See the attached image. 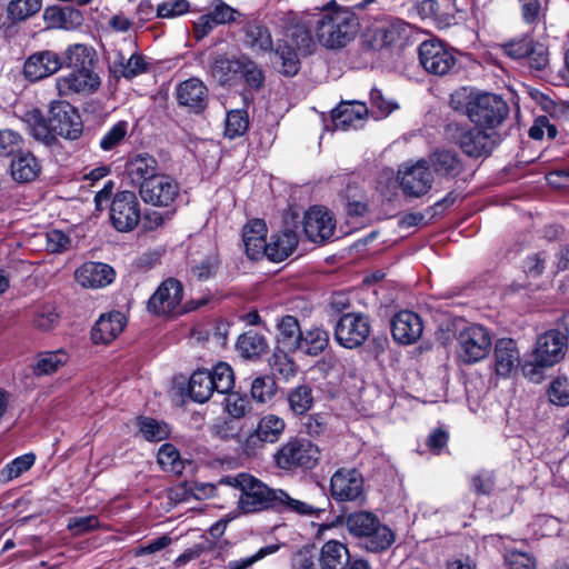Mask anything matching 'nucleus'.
Here are the masks:
<instances>
[{
	"label": "nucleus",
	"mask_w": 569,
	"mask_h": 569,
	"mask_svg": "<svg viewBox=\"0 0 569 569\" xmlns=\"http://www.w3.org/2000/svg\"><path fill=\"white\" fill-rule=\"evenodd\" d=\"M31 136L46 147L60 144L59 137L68 141L79 140L83 133V122L78 109L66 100L50 103L48 117L34 109L28 114Z\"/></svg>",
	"instance_id": "nucleus-1"
},
{
	"label": "nucleus",
	"mask_w": 569,
	"mask_h": 569,
	"mask_svg": "<svg viewBox=\"0 0 569 569\" xmlns=\"http://www.w3.org/2000/svg\"><path fill=\"white\" fill-rule=\"evenodd\" d=\"M360 29V18L350 7L331 0L321 7L316 21V34L321 44L340 49L355 39Z\"/></svg>",
	"instance_id": "nucleus-2"
},
{
	"label": "nucleus",
	"mask_w": 569,
	"mask_h": 569,
	"mask_svg": "<svg viewBox=\"0 0 569 569\" xmlns=\"http://www.w3.org/2000/svg\"><path fill=\"white\" fill-rule=\"evenodd\" d=\"M415 42V29L405 20L389 16L378 21L363 36V48L399 54Z\"/></svg>",
	"instance_id": "nucleus-3"
},
{
	"label": "nucleus",
	"mask_w": 569,
	"mask_h": 569,
	"mask_svg": "<svg viewBox=\"0 0 569 569\" xmlns=\"http://www.w3.org/2000/svg\"><path fill=\"white\" fill-rule=\"evenodd\" d=\"M567 343L557 330H548L538 337L530 359L521 367L523 376L532 382L543 379V370L558 363L566 353Z\"/></svg>",
	"instance_id": "nucleus-4"
},
{
	"label": "nucleus",
	"mask_w": 569,
	"mask_h": 569,
	"mask_svg": "<svg viewBox=\"0 0 569 569\" xmlns=\"http://www.w3.org/2000/svg\"><path fill=\"white\" fill-rule=\"evenodd\" d=\"M469 120L488 130H495L508 118L510 108L500 96L489 92L471 96L466 104Z\"/></svg>",
	"instance_id": "nucleus-5"
},
{
	"label": "nucleus",
	"mask_w": 569,
	"mask_h": 569,
	"mask_svg": "<svg viewBox=\"0 0 569 569\" xmlns=\"http://www.w3.org/2000/svg\"><path fill=\"white\" fill-rule=\"evenodd\" d=\"M320 449L305 438H291L273 455L276 466L284 471L310 470L320 460Z\"/></svg>",
	"instance_id": "nucleus-6"
},
{
	"label": "nucleus",
	"mask_w": 569,
	"mask_h": 569,
	"mask_svg": "<svg viewBox=\"0 0 569 569\" xmlns=\"http://www.w3.org/2000/svg\"><path fill=\"white\" fill-rule=\"evenodd\" d=\"M417 50L419 63L427 73L443 77L457 68V51L438 38L422 41Z\"/></svg>",
	"instance_id": "nucleus-7"
},
{
	"label": "nucleus",
	"mask_w": 569,
	"mask_h": 569,
	"mask_svg": "<svg viewBox=\"0 0 569 569\" xmlns=\"http://www.w3.org/2000/svg\"><path fill=\"white\" fill-rule=\"evenodd\" d=\"M453 142L468 157L473 159L489 157L500 143V136L496 132H488L478 126H457L452 136Z\"/></svg>",
	"instance_id": "nucleus-8"
},
{
	"label": "nucleus",
	"mask_w": 569,
	"mask_h": 569,
	"mask_svg": "<svg viewBox=\"0 0 569 569\" xmlns=\"http://www.w3.org/2000/svg\"><path fill=\"white\" fill-rule=\"evenodd\" d=\"M109 222L119 232L134 230L142 219L141 203L134 191H117L108 207Z\"/></svg>",
	"instance_id": "nucleus-9"
},
{
	"label": "nucleus",
	"mask_w": 569,
	"mask_h": 569,
	"mask_svg": "<svg viewBox=\"0 0 569 569\" xmlns=\"http://www.w3.org/2000/svg\"><path fill=\"white\" fill-rule=\"evenodd\" d=\"M233 481L234 486L241 490L238 503L242 512L253 513L272 509L276 489L246 473L239 475Z\"/></svg>",
	"instance_id": "nucleus-10"
},
{
	"label": "nucleus",
	"mask_w": 569,
	"mask_h": 569,
	"mask_svg": "<svg viewBox=\"0 0 569 569\" xmlns=\"http://www.w3.org/2000/svg\"><path fill=\"white\" fill-rule=\"evenodd\" d=\"M283 229L279 234H273L271 241L267 242L266 257L272 262L286 260L299 243L298 230L300 229V214L297 211L288 210L283 213Z\"/></svg>",
	"instance_id": "nucleus-11"
},
{
	"label": "nucleus",
	"mask_w": 569,
	"mask_h": 569,
	"mask_svg": "<svg viewBox=\"0 0 569 569\" xmlns=\"http://www.w3.org/2000/svg\"><path fill=\"white\" fill-rule=\"evenodd\" d=\"M458 356L465 363H475L486 358L491 349V336L481 325H470L457 336Z\"/></svg>",
	"instance_id": "nucleus-12"
},
{
	"label": "nucleus",
	"mask_w": 569,
	"mask_h": 569,
	"mask_svg": "<svg viewBox=\"0 0 569 569\" xmlns=\"http://www.w3.org/2000/svg\"><path fill=\"white\" fill-rule=\"evenodd\" d=\"M371 325L363 313L349 312L342 315L335 326V340L343 348L355 349L362 346L369 338Z\"/></svg>",
	"instance_id": "nucleus-13"
},
{
	"label": "nucleus",
	"mask_w": 569,
	"mask_h": 569,
	"mask_svg": "<svg viewBox=\"0 0 569 569\" xmlns=\"http://www.w3.org/2000/svg\"><path fill=\"white\" fill-rule=\"evenodd\" d=\"M181 186L170 174L159 172L153 179L141 186V199L153 207L171 208L180 196Z\"/></svg>",
	"instance_id": "nucleus-14"
},
{
	"label": "nucleus",
	"mask_w": 569,
	"mask_h": 569,
	"mask_svg": "<svg viewBox=\"0 0 569 569\" xmlns=\"http://www.w3.org/2000/svg\"><path fill=\"white\" fill-rule=\"evenodd\" d=\"M300 228L306 238L315 243H326L333 237L336 219L332 212L322 206H312L300 219Z\"/></svg>",
	"instance_id": "nucleus-15"
},
{
	"label": "nucleus",
	"mask_w": 569,
	"mask_h": 569,
	"mask_svg": "<svg viewBox=\"0 0 569 569\" xmlns=\"http://www.w3.org/2000/svg\"><path fill=\"white\" fill-rule=\"evenodd\" d=\"M174 93L178 106L191 114L201 116L208 109L210 91L200 78L190 77L179 82Z\"/></svg>",
	"instance_id": "nucleus-16"
},
{
	"label": "nucleus",
	"mask_w": 569,
	"mask_h": 569,
	"mask_svg": "<svg viewBox=\"0 0 569 569\" xmlns=\"http://www.w3.org/2000/svg\"><path fill=\"white\" fill-rule=\"evenodd\" d=\"M239 16H241V13L223 0H213L211 10L193 21V38L197 41H201L218 26L230 24L234 22Z\"/></svg>",
	"instance_id": "nucleus-17"
},
{
	"label": "nucleus",
	"mask_w": 569,
	"mask_h": 569,
	"mask_svg": "<svg viewBox=\"0 0 569 569\" xmlns=\"http://www.w3.org/2000/svg\"><path fill=\"white\" fill-rule=\"evenodd\" d=\"M427 161L429 168L436 177L443 180L462 179L467 181L468 178L463 177L466 172V163L459 153L451 149L437 148L433 150Z\"/></svg>",
	"instance_id": "nucleus-18"
},
{
	"label": "nucleus",
	"mask_w": 569,
	"mask_h": 569,
	"mask_svg": "<svg viewBox=\"0 0 569 569\" xmlns=\"http://www.w3.org/2000/svg\"><path fill=\"white\" fill-rule=\"evenodd\" d=\"M240 67V56L230 57L227 52L217 51L208 58L207 74L219 87L230 88L239 80Z\"/></svg>",
	"instance_id": "nucleus-19"
},
{
	"label": "nucleus",
	"mask_w": 569,
	"mask_h": 569,
	"mask_svg": "<svg viewBox=\"0 0 569 569\" xmlns=\"http://www.w3.org/2000/svg\"><path fill=\"white\" fill-rule=\"evenodd\" d=\"M331 496L337 501H356L363 493L362 475L355 468L337 470L330 480Z\"/></svg>",
	"instance_id": "nucleus-20"
},
{
	"label": "nucleus",
	"mask_w": 569,
	"mask_h": 569,
	"mask_svg": "<svg viewBox=\"0 0 569 569\" xmlns=\"http://www.w3.org/2000/svg\"><path fill=\"white\" fill-rule=\"evenodd\" d=\"M61 69L60 53L49 49L31 53L23 63L24 78L30 82L48 78Z\"/></svg>",
	"instance_id": "nucleus-21"
},
{
	"label": "nucleus",
	"mask_w": 569,
	"mask_h": 569,
	"mask_svg": "<svg viewBox=\"0 0 569 569\" xmlns=\"http://www.w3.org/2000/svg\"><path fill=\"white\" fill-rule=\"evenodd\" d=\"M433 183V176L426 159L418 160L407 168L400 178L403 194L420 198L429 192Z\"/></svg>",
	"instance_id": "nucleus-22"
},
{
	"label": "nucleus",
	"mask_w": 569,
	"mask_h": 569,
	"mask_svg": "<svg viewBox=\"0 0 569 569\" xmlns=\"http://www.w3.org/2000/svg\"><path fill=\"white\" fill-rule=\"evenodd\" d=\"M101 84L98 73L94 68H89L84 71L74 70L69 74L58 78L57 87L63 94L70 93H93Z\"/></svg>",
	"instance_id": "nucleus-23"
},
{
	"label": "nucleus",
	"mask_w": 569,
	"mask_h": 569,
	"mask_svg": "<svg viewBox=\"0 0 569 569\" xmlns=\"http://www.w3.org/2000/svg\"><path fill=\"white\" fill-rule=\"evenodd\" d=\"M423 325L421 318L408 310L398 312L391 321L393 339L401 345H412L422 335Z\"/></svg>",
	"instance_id": "nucleus-24"
},
{
	"label": "nucleus",
	"mask_w": 569,
	"mask_h": 569,
	"mask_svg": "<svg viewBox=\"0 0 569 569\" xmlns=\"http://www.w3.org/2000/svg\"><path fill=\"white\" fill-rule=\"evenodd\" d=\"M126 172L132 184L140 190L144 182L153 179L159 173V163L148 152L137 153L129 157L126 163Z\"/></svg>",
	"instance_id": "nucleus-25"
},
{
	"label": "nucleus",
	"mask_w": 569,
	"mask_h": 569,
	"mask_svg": "<svg viewBox=\"0 0 569 569\" xmlns=\"http://www.w3.org/2000/svg\"><path fill=\"white\" fill-rule=\"evenodd\" d=\"M268 228L262 219H252L248 221L242 229V242L247 257L250 260L263 258L267 246Z\"/></svg>",
	"instance_id": "nucleus-26"
},
{
	"label": "nucleus",
	"mask_w": 569,
	"mask_h": 569,
	"mask_svg": "<svg viewBox=\"0 0 569 569\" xmlns=\"http://www.w3.org/2000/svg\"><path fill=\"white\" fill-rule=\"evenodd\" d=\"M127 318L120 311L102 315L91 329V340L96 345H108L126 328Z\"/></svg>",
	"instance_id": "nucleus-27"
},
{
	"label": "nucleus",
	"mask_w": 569,
	"mask_h": 569,
	"mask_svg": "<svg viewBox=\"0 0 569 569\" xmlns=\"http://www.w3.org/2000/svg\"><path fill=\"white\" fill-rule=\"evenodd\" d=\"M415 8L422 20L432 21L438 29L455 26L451 0H420Z\"/></svg>",
	"instance_id": "nucleus-28"
},
{
	"label": "nucleus",
	"mask_w": 569,
	"mask_h": 569,
	"mask_svg": "<svg viewBox=\"0 0 569 569\" xmlns=\"http://www.w3.org/2000/svg\"><path fill=\"white\" fill-rule=\"evenodd\" d=\"M493 358L496 372L501 377H510L520 366V352L512 339H499L495 346Z\"/></svg>",
	"instance_id": "nucleus-29"
},
{
	"label": "nucleus",
	"mask_w": 569,
	"mask_h": 569,
	"mask_svg": "<svg viewBox=\"0 0 569 569\" xmlns=\"http://www.w3.org/2000/svg\"><path fill=\"white\" fill-rule=\"evenodd\" d=\"M62 68L74 70H87L96 68L98 63L97 51L88 44L73 43L69 44L66 50L60 53Z\"/></svg>",
	"instance_id": "nucleus-30"
},
{
	"label": "nucleus",
	"mask_w": 569,
	"mask_h": 569,
	"mask_svg": "<svg viewBox=\"0 0 569 569\" xmlns=\"http://www.w3.org/2000/svg\"><path fill=\"white\" fill-rule=\"evenodd\" d=\"M79 284H111L116 279V270L108 263L86 261L74 272Z\"/></svg>",
	"instance_id": "nucleus-31"
},
{
	"label": "nucleus",
	"mask_w": 569,
	"mask_h": 569,
	"mask_svg": "<svg viewBox=\"0 0 569 569\" xmlns=\"http://www.w3.org/2000/svg\"><path fill=\"white\" fill-rule=\"evenodd\" d=\"M282 40H288V43L303 56L311 54L316 49L311 28L302 20H289Z\"/></svg>",
	"instance_id": "nucleus-32"
},
{
	"label": "nucleus",
	"mask_w": 569,
	"mask_h": 569,
	"mask_svg": "<svg viewBox=\"0 0 569 569\" xmlns=\"http://www.w3.org/2000/svg\"><path fill=\"white\" fill-rule=\"evenodd\" d=\"M273 53V63L278 73L283 77L292 78L301 69L299 51H297L288 40L279 39L271 51Z\"/></svg>",
	"instance_id": "nucleus-33"
},
{
	"label": "nucleus",
	"mask_w": 569,
	"mask_h": 569,
	"mask_svg": "<svg viewBox=\"0 0 569 569\" xmlns=\"http://www.w3.org/2000/svg\"><path fill=\"white\" fill-rule=\"evenodd\" d=\"M12 179L18 183L34 181L40 172L41 164L31 151H21L16 154L10 163Z\"/></svg>",
	"instance_id": "nucleus-34"
},
{
	"label": "nucleus",
	"mask_w": 569,
	"mask_h": 569,
	"mask_svg": "<svg viewBox=\"0 0 569 569\" xmlns=\"http://www.w3.org/2000/svg\"><path fill=\"white\" fill-rule=\"evenodd\" d=\"M244 43L248 48L260 53H271L273 40L269 28L258 20L248 21L242 28Z\"/></svg>",
	"instance_id": "nucleus-35"
},
{
	"label": "nucleus",
	"mask_w": 569,
	"mask_h": 569,
	"mask_svg": "<svg viewBox=\"0 0 569 569\" xmlns=\"http://www.w3.org/2000/svg\"><path fill=\"white\" fill-rule=\"evenodd\" d=\"M368 108L363 102H341L331 111V120L336 129L348 130L355 122L365 119Z\"/></svg>",
	"instance_id": "nucleus-36"
},
{
	"label": "nucleus",
	"mask_w": 569,
	"mask_h": 569,
	"mask_svg": "<svg viewBox=\"0 0 569 569\" xmlns=\"http://www.w3.org/2000/svg\"><path fill=\"white\" fill-rule=\"evenodd\" d=\"M183 287H158L148 301V310L156 315L171 312L182 299Z\"/></svg>",
	"instance_id": "nucleus-37"
},
{
	"label": "nucleus",
	"mask_w": 569,
	"mask_h": 569,
	"mask_svg": "<svg viewBox=\"0 0 569 569\" xmlns=\"http://www.w3.org/2000/svg\"><path fill=\"white\" fill-rule=\"evenodd\" d=\"M68 361V353L63 349L42 351L36 356L32 373L37 377L49 376L57 372Z\"/></svg>",
	"instance_id": "nucleus-38"
},
{
	"label": "nucleus",
	"mask_w": 569,
	"mask_h": 569,
	"mask_svg": "<svg viewBox=\"0 0 569 569\" xmlns=\"http://www.w3.org/2000/svg\"><path fill=\"white\" fill-rule=\"evenodd\" d=\"M373 528L366 533L358 545L370 552H381L390 548L395 541L392 530L381 523L379 519L378 526H373Z\"/></svg>",
	"instance_id": "nucleus-39"
},
{
	"label": "nucleus",
	"mask_w": 569,
	"mask_h": 569,
	"mask_svg": "<svg viewBox=\"0 0 569 569\" xmlns=\"http://www.w3.org/2000/svg\"><path fill=\"white\" fill-rule=\"evenodd\" d=\"M349 559L347 547L337 540H329L321 548L320 563L322 569H345Z\"/></svg>",
	"instance_id": "nucleus-40"
},
{
	"label": "nucleus",
	"mask_w": 569,
	"mask_h": 569,
	"mask_svg": "<svg viewBox=\"0 0 569 569\" xmlns=\"http://www.w3.org/2000/svg\"><path fill=\"white\" fill-rule=\"evenodd\" d=\"M547 134L548 140L557 144L569 143V133L566 130L559 131L557 126L551 123L548 116H538L529 128L528 136L532 140H542Z\"/></svg>",
	"instance_id": "nucleus-41"
},
{
	"label": "nucleus",
	"mask_w": 569,
	"mask_h": 569,
	"mask_svg": "<svg viewBox=\"0 0 569 569\" xmlns=\"http://www.w3.org/2000/svg\"><path fill=\"white\" fill-rule=\"evenodd\" d=\"M329 345V333L321 328L315 327L302 331L296 350L299 349L309 356H318Z\"/></svg>",
	"instance_id": "nucleus-42"
},
{
	"label": "nucleus",
	"mask_w": 569,
	"mask_h": 569,
	"mask_svg": "<svg viewBox=\"0 0 569 569\" xmlns=\"http://www.w3.org/2000/svg\"><path fill=\"white\" fill-rule=\"evenodd\" d=\"M240 63L239 79H242L250 90H261L266 83V74L262 67L247 53L240 54Z\"/></svg>",
	"instance_id": "nucleus-43"
},
{
	"label": "nucleus",
	"mask_w": 569,
	"mask_h": 569,
	"mask_svg": "<svg viewBox=\"0 0 569 569\" xmlns=\"http://www.w3.org/2000/svg\"><path fill=\"white\" fill-rule=\"evenodd\" d=\"M286 423L282 418L276 415H267L258 423L254 435L249 437V441L258 439L263 442H277L283 433Z\"/></svg>",
	"instance_id": "nucleus-44"
},
{
	"label": "nucleus",
	"mask_w": 569,
	"mask_h": 569,
	"mask_svg": "<svg viewBox=\"0 0 569 569\" xmlns=\"http://www.w3.org/2000/svg\"><path fill=\"white\" fill-rule=\"evenodd\" d=\"M188 389L193 401L199 403L207 402L214 391V383H212V378H210V371L197 370L193 372L190 377Z\"/></svg>",
	"instance_id": "nucleus-45"
},
{
	"label": "nucleus",
	"mask_w": 569,
	"mask_h": 569,
	"mask_svg": "<svg viewBox=\"0 0 569 569\" xmlns=\"http://www.w3.org/2000/svg\"><path fill=\"white\" fill-rule=\"evenodd\" d=\"M250 126L248 110L244 108L229 110L224 119L223 136L229 140L243 137Z\"/></svg>",
	"instance_id": "nucleus-46"
},
{
	"label": "nucleus",
	"mask_w": 569,
	"mask_h": 569,
	"mask_svg": "<svg viewBox=\"0 0 569 569\" xmlns=\"http://www.w3.org/2000/svg\"><path fill=\"white\" fill-rule=\"evenodd\" d=\"M378 526V517L369 511H357L350 513L346 519V527L348 532L358 539V542L370 531Z\"/></svg>",
	"instance_id": "nucleus-47"
},
{
	"label": "nucleus",
	"mask_w": 569,
	"mask_h": 569,
	"mask_svg": "<svg viewBox=\"0 0 569 569\" xmlns=\"http://www.w3.org/2000/svg\"><path fill=\"white\" fill-rule=\"evenodd\" d=\"M274 502L272 509L281 512H295L300 516H311L316 512V509L299 499L291 497L287 491L282 489H276Z\"/></svg>",
	"instance_id": "nucleus-48"
},
{
	"label": "nucleus",
	"mask_w": 569,
	"mask_h": 569,
	"mask_svg": "<svg viewBox=\"0 0 569 569\" xmlns=\"http://www.w3.org/2000/svg\"><path fill=\"white\" fill-rule=\"evenodd\" d=\"M267 348L264 337L253 331L242 333L237 340V350L247 359L259 357Z\"/></svg>",
	"instance_id": "nucleus-49"
},
{
	"label": "nucleus",
	"mask_w": 569,
	"mask_h": 569,
	"mask_svg": "<svg viewBox=\"0 0 569 569\" xmlns=\"http://www.w3.org/2000/svg\"><path fill=\"white\" fill-rule=\"evenodd\" d=\"M523 66H527L530 70L542 71L549 64V49L546 44L539 42L531 37L528 46L527 56L521 60Z\"/></svg>",
	"instance_id": "nucleus-50"
},
{
	"label": "nucleus",
	"mask_w": 569,
	"mask_h": 569,
	"mask_svg": "<svg viewBox=\"0 0 569 569\" xmlns=\"http://www.w3.org/2000/svg\"><path fill=\"white\" fill-rule=\"evenodd\" d=\"M42 0H11L7 7L8 19L12 22L24 21L40 11Z\"/></svg>",
	"instance_id": "nucleus-51"
},
{
	"label": "nucleus",
	"mask_w": 569,
	"mask_h": 569,
	"mask_svg": "<svg viewBox=\"0 0 569 569\" xmlns=\"http://www.w3.org/2000/svg\"><path fill=\"white\" fill-rule=\"evenodd\" d=\"M290 410L296 415H305L313 405L312 389L308 385L293 388L288 395Z\"/></svg>",
	"instance_id": "nucleus-52"
},
{
	"label": "nucleus",
	"mask_w": 569,
	"mask_h": 569,
	"mask_svg": "<svg viewBox=\"0 0 569 569\" xmlns=\"http://www.w3.org/2000/svg\"><path fill=\"white\" fill-rule=\"evenodd\" d=\"M138 427L143 438L148 441H161L169 437L170 429L164 422L149 417H140L138 419Z\"/></svg>",
	"instance_id": "nucleus-53"
},
{
	"label": "nucleus",
	"mask_w": 569,
	"mask_h": 569,
	"mask_svg": "<svg viewBox=\"0 0 569 569\" xmlns=\"http://www.w3.org/2000/svg\"><path fill=\"white\" fill-rule=\"evenodd\" d=\"M269 366L273 376L284 380H289L297 371L295 361L282 350H276L271 355Z\"/></svg>",
	"instance_id": "nucleus-54"
},
{
	"label": "nucleus",
	"mask_w": 569,
	"mask_h": 569,
	"mask_svg": "<svg viewBox=\"0 0 569 569\" xmlns=\"http://www.w3.org/2000/svg\"><path fill=\"white\" fill-rule=\"evenodd\" d=\"M278 328L282 339L280 342L287 346L289 349L296 350L302 333L298 319L293 316H284L280 319Z\"/></svg>",
	"instance_id": "nucleus-55"
},
{
	"label": "nucleus",
	"mask_w": 569,
	"mask_h": 569,
	"mask_svg": "<svg viewBox=\"0 0 569 569\" xmlns=\"http://www.w3.org/2000/svg\"><path fill=\"white\" fill-rule=\"evenodd\" d=\"M210 378L214 383V391L219 393H228L234 386L232 368L226 362L218 363L213 371H210Z\"/></svg>",
	"instance_id": "nucleus-56"
},
{
	"label": "nucleus",
	"mask_w": 569,
	"mask_h": 569,
	"mask_svg": "<svg viewBox=\"0 0 569 569\" xmlns=\"http://www.w3.org/2000/svg\"><path fill=\"white\" fill-rule=\"evenodd\" d=\"M24 140L11 129L0 130V157H14L22 151Z\"/></svg>",
	"instance_id": "nucleus-57"
},
{
	"label": "nucleus",
	"mask_w": 569,
	"mask_h": 569,
	"mask_svg": "<svg viewBox=\"0 0 569 569\" xmlns=\"http://www.w3.org/2000/svg\"><path fill=\"white\" fill-rule=\"evenodd\" d=\"M128 121L119 120L100 140L99 147L103 151H110L121 144L128 134Z\"/></svg>",
	"instance_id": "nucleus-58"
},
{
	"label": "nucleus",
	"mask_w": 569,
	"mask_h": 569,
	"mask_svg": "<svg viewBox=\"0 0 569 569\" xmlns=\"http://www.w3.org/2000/svg\"><path fill=\"white\" fill-rule=\"evenodd\" d=\"M276 391V381L269 376L258 377L251 383V397L261 403L269 401Z\"/></svg>",
	"instance_id": "nucleus-59"
},
{
	"label": "nucleus",
	"mask_w": 569,
	"mask_h": 569,
	"mask_svg": "<svg viewBox=\"0 0 569 569\" xmlns=\"http://www.w3.org/2000/svg\"><path fill=\"white\" fill-rule=\"evenodd\" d=\"M158 463L166 471L174 473L181 472L182 463L180 461L179 451L170 443H164L160 447L158 451Z\"/></svg>",
	"instance_id": "nucleus-60"
},
{
	"label": "nucleus",
	"mask_w": 569,
	"mask_h": 569,
	"mask_svg": "<svg viewBox=\"0 0 569 569\" xmlns=\"http://www.w3.org/2000/svg\"><path fill=\"white\" fill-rule=\"evenodd\" d=\"M190 11L188 0H167L159 3L156 8V18L174 19Z\"/></svg>",
	"instance_id": "nucleus-61"
},
{
	"label": "nucleus",
	"mask_w": 569,
	"mask_h": 569,
	"mask_svg": "<svg viewBox=\"0 0 569 569\" xmlns=\"http://www.w3.org/2000/svg\"><path fill=\"white\" fill-rule=\"evenodd\" d=\"M531 37L530 34H522L501 43L502 53L512 60L521 61L525 54L527 56Z\"/></svg>",
	"instance_id": "nucleus-62"
},
{
	"label": "nucleus",
	"mask_w": 569,
	"mask_h": 569,
	"mask_svg": "<svg viewBox=\"0 0 569 569\" xmlns=\"http://www.w3.org/2000/svg\"><path fill=\"white\" fill-rule=\"evenodd\" d=\"M34 460L36 457L33 453H26L20 456L8 463L2 470L1 475L7 481L18 478L20 475L32 467Z\"/></svg>",
	"instance_id": "nucleus-63"
},
{
	"label": "nucleus",
	"mask_w": 569,
	"mask_h": 569,
	"mask_svg": "<svg viewBox=\"0 0 569 569\" xmlns=\"http://www.w3.org/2000/svg\"><path fill=\"white\" fill-rule=\"evenodd\" d=\"M47 250L51 253H62L71 248V238L59 229H51L46 233Z\"/></svg>",
	"instance_id": "nucleus-64"
}]
</instances>
